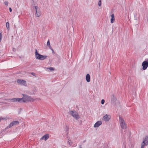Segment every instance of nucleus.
I'll return each mask as SVG.
<instances>
[{
  "instance_id": "nucleus-1",
  "label": "nucleus",
  "mask_w": 148,
  "mask_h": 148,
  "mask_svg": "<svg viewBox=\"0 0 148 148\" xmlns=\"http://www.w3.org/2000/svg\"><path fill=\"white\" fill-rule=\"evenodd\" d=\"M23 97L21 98H22L21 102H25L27 101H33L35 100L34 98L27 95L23 94Z\"/></svg>"
},
{
  "instance_id": "nucleus-2",
  "label": "nucleus",
  "mask_w": 148,
  "mask_h": 148,
  "mask_svg": "<svg viewBox=\"0 0 148 148\" xmlns=\"http://www.w3.org/2000/svg\"><path fill=\"white\" fill-rule=\"evenodd\" d=\"M35 54L36 58L37 60H43L46 58L47 57V56H46L41 55L38 53L36 49H35Z\"/></svg>"
},
{
  "instance_id": "nucleus-3",
  "label": "nucleus",
  "mask_w": 148,
  "mask_h": 148,
  "mask_svg": "<svg viewBox=\"0 0 148 148\" xmlns=\"http://www.w3.org/2000/svg\"><path fill=\"white\" fill-rule=\"evenodd\" d=\"M119 123L121 128L122 129L126 128V124L125 123L123 119L120 116H119Z\"/></svg>"
},
{
  "instance_id": "nucleus-4",
  "label": "nucleus",
  "mask_w": 148,
  "mask_h": 148,
  "mask_svg": "<svg viewBox=\"0 0 148 148\" xmlns=\"http://www.w3.org/2000/svg\"><path fill=\"white\" fill-rule=\"evenodd\" d=\"M69 112L70 114H71L72 116L76 120H78L80 118L79 116L76 111L75 110L70 111Z\"/></svg>"
},
{
  "instance_id": "nucleus-5",
  "label": "nucleus",
  "mask_w": 148,
  "mask_h": 148,
  "mask_svg": "<svg viewBox=\"0 0 148 148\" xmlns=\"http://www.w3.org/2000/svg\"><path fill=\"white\" fill-rule=\"evenodd\" d=\"M22 98H14L9 99H5V100H9V102H21L22 101Z\"/></svg>"
},
{
  "instance_id": "nucleus-6",
  "label": "nucleus",
  "mask_w": 148,
  "mask_h": 148,
  "mask_svg": "<svg viewBox=\"0 0 148 148\" xmlns=\"http://www.w3.org/2000/svg\"><path fill=\"white\" fill-rule=\"evenodd\" d=\"M36 11V15L37 17H39L41 15V12L40 8L37 6H35Z\"/></svg>"
},
{
  "instance_id": "nucleus-7",
  "label": "nucleus",
  "mask_w": 148,
  "mask_h": 148,
  "mask_svg": "<svg viewBox=\"0 0 148 148\" xmlns=\"http://www.w3.org/2000/svg\"><path fill=\"white\" fill-rule=\"evenodd\" d=\"M142 66L143 69L145 70L147 69L148 66V62L147 61H144L142 63Z\"/></svg>"
},
{
  "instance_id": "nucleus-8",
  "label": "nucleus",
  "mask_w": 148,
  "mask_h": 148,
  "mask_svg": "<svg viewBox=\"0 0 148 148\" xmlns=\"http://www.w3.org/2000/svg\"><path fill=\"white\" fill-rule=\"evenodd\" d=\"M17 83L20 84H22L24 86H26V82L23 80L18 79L17 81Z\"/></svg>"
},
{
  "instance_id": "nucleus-9",
  "label": "nucleus",
  "mask_w": 148,
  "mask_h": 148,
  "mask_svg": "<svg viewBox=\"0 0 148 148\" xmlns=\"http://www.w3.org/2000/svg\"><path fill=\"white\" fill-rule=\"evenodd\" d=\"M111 116L110 115L106 114L103 118V120L105 121H108L110 119Z\"/></svg>"
},
{
  "instance_id": "nucleus-10",
  "label": "nucleus",
  "mask_w": 148,
  "mask_h": 148,
  "mask_svg": "<svg viewBox=\"0 0 148 148\" xmlns=\"http://www.w3.org/2000/svg\"><path fill=\"white\" fill-rule=\"evenodd\" d=\"M19 123V122L17 121H13L10 123L9 126H8L7 128H10L12 127V126L15 125H16L18 124Z\"/></svg>"
},
{
  "instance_id": "nucleus-11",
  "label": "nucleus",
  "mask_w": 148,
  "mask_h": 148,
  "mask_svg": "<svg viewBox=\"0 0 148 148\" xmlns=\"http://www.w3.org/2000/svg\"><path fill=\"white\" fill-rule=\"evenodd\" d=\"M49 134H47L42 136L40 139V140H43L44 139L45 141H46L49 138Z\"/></svg>"
},
{
  "instance_id": "nucleus-12",
  "label": "nucleus",
  "mask_w": 148,
  "mask_h": 148,
  "mask_svg": "<svg viewBox=\"0 0 148 148\" xmlns=\"http://www.w3.org/2000/svg\"><path fill=\"white\" fill-rule=\"evenodd\" d=\"M102 124V122L101 121H98L95 124L94 127H97L101 125Z\"/></svg>"
},
{
  "instance_id": "nucleus-13",
  "label": "nucleus",
  "mask_w": 148,
  "mask_h": 148,
  "mask_svg": "<svg viewBox=\"0 0 148 148\" xmlns=\"http://www.w3.org/2000/svg\"><path fill=\"white\" fill-rule=\"evenodd\" d=\"M143 142H144V143L147 145H148V136H146L145 138L143 139Z\"/></svg>"
},
{
  "instance_id": "nucleus-14",
  "label": "nucleus",
  "mask_w": 148,
  "mask_h": 148,
  "mask_svg": "<svg viewBox=\"0 0 148 148\" xmlns=\"http://www.w3.org/2000/svg\"><path fill=\"white\" fill-rule=\"evenodd\" d=\"M111 23H114L115 21L114 15V14L111 15Z\"/></svg>"
},
{
  "instance_id": "nucleus-15",
  "label": "nucleus",
  "mask_w": 148,
  "mask_h": 148,
  "mask_svg": "<svg viewBox=\"0 0 148 148\" xmlns=\"http://www.w3.org/2000/svg\"><path fill=\"white\" fill-rule=\"evenodd\" d=\"M86 79L87 82L90 81V76L89 74H87L86 76Z\"/></svg>"
},
{
  "instance_id": "nucleus-16",
  "label": "nucleus",
  "mask_w": 148,
  "mask_h": 148,
  "mask_svg": "<svg viewBox=\"0 0 148 148\" xmlns=\"http://www.w3.org/2000/svg\"><path fill=\"white\" fill-rule=\"evenodd\" d=\"M112 97L111 98V101L113 102H114L116 101V98L114 96V95H112Z\"/></svg>"
},
{
  "instance_id": "nucleus-17",
  "label": "nucleus",
  "mask_w": 148,
  "mask_h": 148,
  "mask_svg": "<svg viewBox=\"0 0 148 148\" xmlns=\"http://www.w3.org/2000/svg\"><path fill=\"white\" fill-rule=\"evenodd\" d=\"M148 145L147 144L145 143H144V142H143L141 144V147L144 148L145 145L146 146V145Z\"/></svg>"
},
{
  "instance_id": "nucleus-18",
  "label": "nucleus",
  "mask_w": 148,
  "mask_h": 148,
  "mask_svg": "<svg viewBox=\"0 0 148 148\" xmlns=\"http://www.w3.org/2000/svg\"><path fill=\"white\" fill-rule=\"evenodd\" d=\"M6 27L8 29V30H9V23L8 22H7L6 23Z\"/></svg>"
},
{
  "instance_id": "nucleus-19",
  "label": "nucleus",
  "mask_w": 148,
  "mask_h": 148,
  "mask_svg": "<svg viewBox=\"0 0 148 148\" xmlns=\"http://www.w3.org/2000/svg\"><path fill=\"white\" fill-rule=\"evenodd\" d=\"M68 142L69 143V145H71L73 144L72 142L70 140H68Z\"/></svg>"
},
{
  "instance_id": "nucleus-20",
  "label": "nucleus",
  "mask_w": 148,
  "mask_h": 148,
  "mask_svg": "<svg viewBox=\"0 0 148 148\" xmlns=\"http://www.w3.org/2000/svg\"><path fill=\"white\" fill-rule=\"evenodd\" d=\"M47 70L48 69L49 70H50V71H51L54 70V69H53V68L52 67L48 68H47Z\"/></svg>"
},
{
  "instance_id": "nucleus-21",
  "label": "nucleus",
  "mask_w": 148,
  "mask_h": 148,
  "mask_svg": "<svg viewBox=\"0 0 148 148\" xmlns=\"http://www.w3.org/2000/svg\"><path fill=\"white\" fill-rule=\"evenodd\" d=\"M98 5L99 6H100L101 5V0H100L98 3Z\"/></svg>"
},
{
  "instance_id": "nucleus-22",
  "label": "nucleus",
  "mask_w": 148,
  "mask_h": 148,
  "mask_svg": "<svg viewBox=\"0 0 148 148\" xmlns=\"http://www.w3.org/2000/svg\"><path fill=\"white\" fill-rule=\"evenodd\" d=\"M8 1H5L4 2V4L7 6L8 5Z\"/></svg>"
},
{
  "instance_id": "nucleus-23",
  "label": "nucleus",
  "mask_w": 148,
  "mask_h": 148,
  "mask_svg": "<svg viewBox=\"0 0 148 148\" xmlns=\"http://www.w3.org/2000/svg\"><path fill=\"white\" fill-rule=\"evenodd\" d=\"M105 102V100L104 99H102L101 101V103L103 104Z\"/></svg>"
},
{
  "instance_id": "nucleus-24",
  "label": "nucleus",
  "mask_w": 148,
  "mask_h": 148,
  "mask_svg": "<svg viewBox=\"0 0 148 148\" xmlns=\"http://www.w3.org/2000/svg\"><path fill=\"white\" fill-rule=\"evenodd\" d=\"M137 14L136 15H134V17L135 20H137L138 19V17H137Z\"/></svg>"
},
{
  "instance_id": "nucleus-25",
  "label": "nucleus",
  "mask_w": 148,
  "mask_h": 148,
  "mask_svg": "<svg viewBox=\"0 0 148 148\" xmlns=\"http://www.w3.org/2000/svg\"><path fill=\"white\" fill-rule=\"evenodd\" d=\"M50 41L49 40H48L47 42V45L48 46L49 45L50 46Z\"/></svg>"
},
{
  "instance_id": "nucleus-26",
  "label": "nucleus",
  "mask_w": 148,
  "mask_h": 148,
  "mask_svg": "<svg viewBox=\"0 0 148 148\" xmlns=\"http://www.w3.org/2000/svg\"><path fill=\"white\" fill-rule=\"evenodd\" d=\"M0 94H2V96H5V95H4L5 94V93L3 92H2V93H0Z\"/></svg>"
},
{
  "instance_id": "nucleus-27",
  "label": "nucleus",
  "mask_w": 148,
  "mask_h": 148,
  "mask_svg": "<svg viewBox=\"0 0 148 148\" xmlns=\"http://www.w3.org/2000/svg\"><path fill=\"white\" fill-rule=\"evenodd\" d=\"M0 38H1V39L2 38V35L1 33H0Z\"/></svg>"
},
{
  "instance_id": "nucleus-28",
  "label": "nucleus",
  "mask_w": 148,
  "mask_h": 148,
  "mask_svg": "<svg viewBox=\"0 0 148 148\" xmlns=\"http://www.w3.org/2000/svg\"><path fill=\"white\" fill-rule=\"evenodd\" d=\"M31 74L34 76H35V74L34 73H33V72Z\"/></svg>"
},
{
  "instance_id": "nucleus-29",
  "label": "nucleus",
  "mask_w": 148,
  "mask_h": 148,
  "mask_svg": "<svg viewBox=\"0 0 148 148\" xmlns=\"http://www.w3.org/2000/svg\"><path fill=\"white\" fill-rule=\"evenodd\" d=\"M9 10H10V12H12V9H11V8H9Z\"/></svg>"
},
{
  "instance_id": "nucleus-30",
  "label": "nucleus",
  "mask_w": 148,
  "mask_h": 148,
  "mask_svg": "<svg viewBox=\"0 0 148 148\" xmlns=\"http://www.w3.org/2000/svg\"><path fill=\"white\" fill-rule=\"evenodd\" d=\"M51 49V50L52 51L53 53H54V51L53 50V49H52V48Z\"/></svg>"
},
{
  "instance_id": "nucleus-31",
  "label": "nucleus",
  "mask_w": 148,
  "mask_h": 148,
  "mask_svg": "<svg viewBox=\"0 0 148 148\" xmlns=\"http://www.w3.org/2000/svg\"><path fill=\"white\" fill-rule=\"evenodd\" d=\"M48 46L49 47V48L50 49H52V48L51 47V45H50V46H49V45H48Z\"/></svg>"
},
{
  "instance_id": "nucleus-32",
  "label": "nucleus",
  "mask_w": 148,
  "mask_h": 148,
  "mask_svg": "<svg viewBox=\"0 0 148 148\" xmlns=\"http://www.w3.org/2000/svg\"><path fill=\"white\" fill-rule=\"evenodd\" d=\"M2 39L0 38V42L1 41Z\"/></svg>"
},
{
  "instance_id": "nucleus-33",
  "label": "nucleus",
  "mask_w": 148,
  "mask_h": 148,
  "mask_svg": "<svg viewBox=\"0 0 148 148\" xmlns=\"http://www.w3.org/2000/svg\"><path fill=\"white\" fill-rule=\"evenodd\" d=\"M66 128H67V129H68V127H66Z\"/></svg>"
},
{
  "instance_id": "nucleus-34",
  "label": "nucleus",
  "mask_w": 148,
  "mask_h": 148,
  "mask_svg": "<svg viewBox=\"0 0 148 148\" xmlns=\"http://www.w3.org/2000/svg\"><path fill=\"white\" fill-rule=\"evenodd\" d=\"M147 22H148V19H147Z\"/></svg>"
},
{
  "instance_id": "nucleus-35",
  "label": "nucleus",
  "mask_w": 148,
  "mask_h": 148,
  "mask_svg": "<svg viewBox=\"0 0 148 148\" xmlns=\"http://www.w3.org/2000/svg\"><path fill=\"white\" fill-rule=\"evenodd\" d=\"M80 148H82V147H80Z\"/></svg>"
}]
</instances>
